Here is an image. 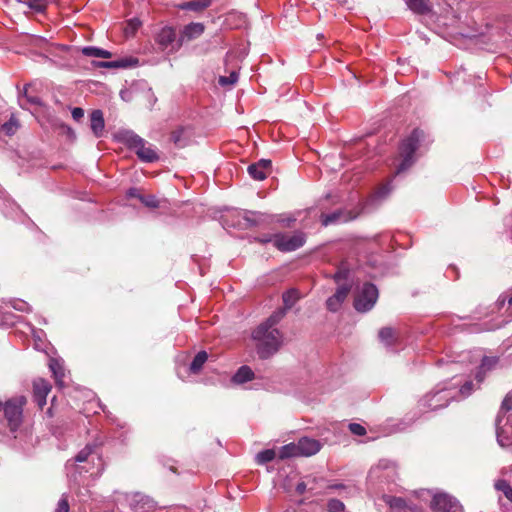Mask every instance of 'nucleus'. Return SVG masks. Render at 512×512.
<instances>
[{
	"instance_id": "nucleus-50",
	"label": "nucleus",
	"mask_w": 512,
	"mask_h": 512,
	"mask_svg": "<svg viewBox=\"0 0 512 512\" xmlns=\"http://www.w3.org/2000/svg\"><path fill=\"white\" fill-rule=\"evenodd\" d=\"M273 237H274V235H264L262 237L256 238L255 240L262 244H266L269 242L273 243Z\"/></svg>"
},
{
	"instance_id": "nucleus-21",
	"label": "nucleus",
	"mask_w": 512,
	"mask_h": 512,
	"mask_svg": "<svg viewBox=\"0 0 512 512\" xmlns=\"http://www.w3.org/2000/svg\"><path fill=\"white\" fill-rule=\"evenodd\" d=\"M49 368L54 376L56 384L62 387L65 376L63 365L57 359H50Z\"/></svg>"
},
{
	"instance_id": "nucleus-11",
	"label": "nucleus",
	"mask_w": 512,
	"mask_h": 512,
	"mask_svg": "<svg viewBox=\"0 0 512 512\" xmlns=\"http://www.w3.org/2000/svg\"><path fill=\"white\" fill-rule=\"evenodd\" d=\"M51 388V384L43 378H37L33 381V398L40 409L46 405V398Z\"/></svg>"
},
{
	"instance_id": "nucleus-42",
	"label": "nucleus",
	"mask_w": 512,
	"mask_h": 512,
	"mask_svg": "<svg viewBox=\"0 0 512 512\" xmlns=\"http://www.w3.org/2000/svg\"><path fill=\"white\" fill-rule=\"evenodd\" d=\"M473 386H474L473 382L468 381L464 385L461 386V388L459 389V391L457 393L463 397H467L471 394V392L473 390Z\"/></svg>"
},
{
	"instance_id": "nucleus-14",
	"label": "nucleus",
	"mask_w": 512,
	"mask_h": 512,
	"mask_svg": "<svg viewBox=\"0 0 512 512\" xmlns=\"http://www.w3.org/2000/svg\"><path fill=\"white\" fill-rule=\"evenodd\" d=\"M356 216L352 214L350 211L345 210H337L329 214H322L321 222L324 226H328L331 224L348 222L353 220Z\"/></svg>"
},
{
	"instance_id": "nucleus-55",
	"label": "nucleus",
	"mask_w": 512,
	"mask_h": 512,
	"mask_svg": "<svg viewBox=\"0 0 512 512\" xmlns=\"http://www.w3.org/2000/svg\"><path fill=\"white\" fill-rule=\"evenodd\" d=\"M509 501L512 502V488L508 491L507 495L505 496Z\"/></svg>"
},
{
	"instance_id": "nucleus-1",
	"label": "nucleus",
	"mask_w": 512,
	"mask_h": 512,
	"mask_svg": "<svg viewBox=\"0 0 512 512\" xmlns=\"http://www.w3.org/2000/svg\"><path fill=\"white\" fill-rule=\"evenodd\" d=\"M252 339L256 342V350L260 358L267 359L275 354L283 343V335L277 328L266 324H259L252 332Z\"/></svg>"
},
{
	"instance_id": "nucleus-31",
	"label": "nucleus",
	"mask_w": 512,
	"mask_h": 512,
	"mask_svg": "<svg viewBox=\"0 0 512 512\" xmlns=\"http://www.w3.org/2000/svg\"><path fill=\"white\" fill-rule=\"evenodd\" d=\"M395 335L396 331L391 327H383L379 331L380 340L388 346H391L394 343Z\"/></svg>"
},
{
	"instance_id": "nucleus-58",
	"label": "nucleus",
	"mask_w": 512,
	"mask_h": 512,
	"mask_svg": "<svg viewBox=\"0 0 512 512\" xmlns=\"http://www.w3.org/2000/svg\"><path fill=\"white\" fill-rule=\"evenodd\" d=\"M284 223H286V226H289V223H291V220H288V223H287V220H284Z\"/></svg>"
},
{
	"instance_id": "nucleus-15",
	"label": "nucleus",
	"mask_w": 512,
	"mask_h": 512,
	"mask_svg": "<svg viewBox=\"0 0 512 512\" xmlns=\"http://www.w3.org/2000/svg\"><path fill=\"white\" fill-rule=\"evenodd\" d=\"M297 447L299 449L300 456L309 457L319 452L322 445L316 439L302 437L298 440Z\"/></svg>"
},
{
	"instance_id": "nucleus-32",
	"label": "nucleus",
	"mask_w": 512,
	"mask_h": 512,
	"mask_svg": "<svg viewBox=\"0 0 512 512\" xmlns=\"http://www.w3.org/2000/svg\"><path fill=\"white\" fill-rule=\"evenodd\" d=\"M285 314L286 310L284 308L279 309L272 313V315H270V317L261 324H266L271 328H276V325L284 318Z\"/></svg>"
},
{
	"instance_id": "nucleus-12",
	"label": "nucleus",
	"mask_w": 512,
	"mask_h": 512,
	"mask_svg": "<svg viewBox=\"0 0 512 512\" xmlns=\"http://www.w3.org/2000/svg\"><path fill=\"white\" fill-rule=\"evenodd\" d=\"M455 398V393L449 389L442 388L429 396V407L432 410L446 407L450 400Z\"/></svg>"
},
{
	"instance_id": "nucleus-2",
	"label": "nucleus",
	"mask_w": 512,
	"mask_h": 512,
	"mask_svg": "<svg viewBox=\"0 0 512 512\" xmlns=\"http://www.w3.org/2000/svg\"><path fill=\"white\" fill-rule=\"evenodd\" d=\"M423 136V131L415 129L406 139L403 140L400 146V155L402 157V161L396 170V174L404 172L412 166L414 162V153L417 150L419 142Z\"/></svg>"
},
{
	"instance_id": "nucleus-22",
	"label": "nucleus",
	"mask_w": 512,
	"mask_h": 512,
	"mask_svg": "<svg viewBox=\"0 0 512 512\" xmlns=\"http://www.w3.org/2000/svg\"><path fill=\"white\" fill-rule=\"evenodd\" d=\"M212 3V0H192L179 5L182 10H191L195 12H201L208 8Z\"/></svg>"
},
{
	"instance_id": "nucleus-3",
	"label": "nucleus",
	"mask_w": 512,
	"mask_h": 512,
	"mask_svg": "<svg viewBox=\"0 0 512 512\" xmlns=\"http://www.w3.org/2000/svg\"><path fill=\"white\" fill-rule=\"evenodd\" d=\"M27 400L24 396H17L5 402L2 406L4 417L11 432H15L23 420V407Z\"/></svg>"
},
{
	"instance_id": "nucleus-24",
	"label": "nucleus",
	"mask_w": 512,
	"mask_h": 512,
	"mask_svg": "<svg viewBox=\"0 0 512 512\" xmlns=\"http://www.w3.org/2000/svg\"><path fill=\"white\" fill-rule=\"evenodd\" d=\"M171 140L178 148H183L188 145L189 138L185 128H178L171 133Z\"/></svg>"
},
{
	"instance_id": "nucleus-54",
	"label": "nucleus",
	"mask_w": 512,
	"mask_h": 512,
	"mask_svg": "<svg viewBox=\"0 0 512 512\" xmlns=\"http://www.w3.org/2000/svg\"><path fill=\"white\" fill-rule=\"evenodd\" d=\"M103 470H104V468H103V464H102V463H100V464H99V467H98V469H97L96 474H97V475H100V474L102 473V471H103Z\"/></svg>"
},
{
	"instance_id": "nucleus-38",
	"label": "nucleus",
	"mask_w": 512,
	"mask_h": 512,
	"mask_svg": "<svg viewBox=\"0 0 512 512\" xmlns=\"http://www.w3.org/2000/svg\"><path fill=\"white\" fill-rule=\"evenodd\" d=\"M139 200L147 207L157 208L159 206V201L154 195H142L139 196Z\"/></svg>"
},
{
	"instance_id": "nucleus-7",
	"label": "nucleus",
	"mask_w": 512,
	"mask_h": 512,
	"mask_svg": "<svg viewBox=\"0 0 512 512\" xmlns=\"http://www.w3.org/2000/svg\"><path fill=\"white\" fill-rule=\"evenodd\" d=\"M305 243V235L302 232L286 235L283 233L274 234L273 245L282 252H291L299 249Z\"/></svg>"
},
{
	"instance_id": "nucleus-35",
	"label": "nucleus",
	"mask_w": 512,
	"mask_h": 512,
	"mask_svg": "<svg viewBox=\"0 0 512 512\" xmlns=\"http://www.w3.org/2000/svg\"><path fill=\"white\" fill-rule=\"evenodd\" d=\"M19 127L18 121L15 118H11L8 122L2 125V131L7 135H13Z\"/></svg>"
},
{
	"instance_id": "nucleus-5",
	"label": "nucleus",
	"mask_w": 512,
	"mask_h": 512,
	"mask_svg": "<svg viewBox=\"0 0 512 512\" xmlns=\"http://www.w3.org/2000/svg\"><path fill=\"white\" fill-rule=\"evenodd\" d=\"M378 299V289L372 283H365L354 300V308L358 312L371 310Z\"/></svg>"
},
{
	"instance_id": "nucleus-28",
	"label": "nucleus",
	"mask_w": 512,
	"mask_h": 512,
	"mask_svg": "<svg viewBox=\"0 0 512 512\" xmlns=\"http://www.w3.org/2000/svg\"><path fill=\"white\" fill-rule=\"evenodd\" d=\"M298 298V291L295 289H290L283 293L282 299L284 303V309L287 311L288 309L292 308L297 302Z\"/></svg>"
},
{
	"instance_id": "nucleus-18",
	"label": "nucleus",
	"mask_w": 512,
	"mask_h": 512,
	"mask_svg": "<svg viewBox=\"0 0 512 512\" xmlns=\"http://www.w3.org/2000/svg\"><path fill=\"white\" fill-rule=\"evenodd\" d=\"M90 127L96 137H101L104 131V118L101 110H94L90 115Z\"/></svg>"
},
{
	"instance_id": "nucleus-17",
	"label": "nucleus",
	"mask_w": 512,
	"mask_h": 512,
	"mask_svg": "<svg viewBox=\"0 0 512 512\" xmlns=\"http://www.w3.org/2000/svg\"><path fill=\"white\" fill-rule=\"evenodd\" d=\"M204 30L205 26L202 23L192 22L183 28L180 39H182V43L190 41L201 36Z\"/></svg>"
},
{
	"instance_id": "nucleus-20",
	"label": "nucleus",
	"mask_w": 512,
	"mask_h": 512,
	"mask_svg": "<svg viewBox=\"0 0 512 512\" xmlns=\"http://www.w3.org/2000/svg\"><path fill=\"white\" fill-rule=\"evenodd\" d=\"M497 363H498L497 357H487V356L483 357V359L481 361V365L479 367V371L476 374V378L479 383L483 381L485 373L487 371L492 370L496 366Z\"/></svg>"
},
{
	"instance_id": "nucleus-40",
	"label": "nucleus",
	"mask_w": 512,
	"mask_h": 512,
	"mask_svg": "<svg viewBox=\"0 0 512 512\" xmlns=\"http://www.w3.org/2000/svg\"><path fill=\"white\" fill-rule=\"evenodd\" d=\"M238 80V75L236 72H232L228 77L221 76L219 79V83L221 85H227V84H235Z\"/></svg>"
},
{
	"instance_id": "nucleus-39",
	"label": "nucleus",
	"mask_w": 512,
	"mask_h": 512,
	"mask_svg": "<svg viewBox=\"0 0 512 512\" xmlns=\"http://www.w3.org/2000/svg\"><path fill=\"white\" fill-rule=\"evenodd\" d=\"M349 430L351 433L357 436H363L366 434V429L361 424L358 423H351L349 424Z\"/></svg>"
},
{
	"instance_id": "nucleus-13",
	"label": "nucleus",
	"mask_w": 512,
	"mask_h": 512,
	"mask_svg": "<svg viewBox=\"0 0 512 512\" xmlns=\"http://www.w3.org/2000/svg\"><path fill=\"white\" fill-rule=\"evenodd\" d=\"M270 169H271V161L266 160V159H261L257 163L251 164L248 167V173L253 179L262 181L270 173Z\"/></svg>"
},
{
	"instance_id": "nucleus-10",
	"label": "nucleus",
	"mask_w": 512,
	"mask_h": 512,
	"mask_svg": "<svg viewBox=\"0 0 512 512\" xmlns=\"http://www.w3.org/2000/svg\"><path fill=\"white\" fill-rule=\"evenodd\" d=\"M351 290V285L344 284L337 288L336 292L326 300V308L330 312H337L347 299Z\"/></svg>"
},
{
	"instance_id": "nucleus-36",
	"label": "nucleus",
	"mask_w": 512,
	"mask_h": 512,
	"mask_svg": "<svg viewBox=\"0 0 512 512\" xmlns=\"http://www.w3.org/2000/svg\"><path fill=\"white\" fill-rule=\"evenodd\" d=\"M141 21L138 18H132L127 21L126 27H125V34L126 35H134L135 32L139 29L141 26Z\"/></svg>"
},
{
	"instance_id": "nucleus-4",
	"label": "nucleus",
	"mask_w": 512,
	"mask_h": 512,
	"mask_svg": "<svg viewBox=\"0 0 512 512\" xmlns=\"http://www.w3.org/2000/svg\"><path fill=\"white\" fill-rule=\"evenodd\" d=\"M121 140L129 148L133 149L137 156L144 162H153L158 159V155L151 146L146 145V141L137 134L127 131L121 135Z\"/></svg>"
},
{
	"instance_id": "nucleus-57",
	"label": "nucleus",
	"mask_w": 512,
	"mask_h": 512,
	"mask_svg": "<svg viewBox=\"0 0 512 512\" xmlns=\"http://www.w3.org/2000/svg\"><path fill=\"white\" fill-rule=\"evenodd\" d=\"M284 223H286V226H289V223H291V220H288V223H287V220H284Z\"/></svg>"
},
{
	"instance_id": "nucleus-41",
	"label": "nucleus",
	"mask_w": 512,
	"mask_h": 512,
	"mask_svg": "<svg viewBox=\"0 0 512 512\" xmlns=\"http://www.w3.org/2000/svg\"><path fill=\"white\" fill-rule=\"evenodd\" d=\"M495 488L498 491H501L505 496L507 495L508 491L512 488L510 484L506 480H498L495 483Z\"/></svg>"
},
{
	"instance_id": "nucleus-26",
	"label": "nucleus",
	"mask_w": 512,
	"mask_h": 512,
	"mask_svg": "<svg viewBox=\"0 0 512 512\" xmlns=\"http://www.w3.org/2000/svg\"><path fill=\"white\" fill-rule=\"evenodd\" d=\"M406 4L410 10L417 14H427L430 7L425 0H406Z\"/></svg>"
},
{
	"instance_id": "nucleus-53",
	"label": "nucleus",
	"mask_w": 512,
	"mask_h": 512,
	"mask_svg": "<svg viewBox=\"0 0 512 512\" xmlns=\"http://www.w3.org/2000/svg\"><path fill=\"white\" fill-rule=\"evenodd\" d=\"M128 195H129L130 197H135V198H138V199H139V196H141V195L139 194L138 190H137V189H134V188H132V189H130V190H129Z\"/></svg>"
},
{
	"instance_id": "nucleus-34",
	"label": "nucleus",
	"mask_w": 512,
	"mask_h": 512,
	"mask_svg": "<svg viewBox=\"0 0 512 512\" xmlns=\"http://www.w3.org/2000/svg\"><path fill=\"white\" fill-rule=\"evenodd\" d=\"M345 505L342 501L338 499H330L327 503L326 512H344Z\"/></svg>"
},
{
	"instance_id": "nucleus-29",
	"label": "nucleus",
	"mask_w": 512,
	"mask_h": 512,
	"mask_svg": "<svg viewBox=\"0 0 512 512\" xmlns=\"http://www.w3.org/2000/svg\"><path fill=\"white\" fill-rule=\"evenodd\" d=\"M300 456L299 449L297 447V443H290L284 445L279 451V457L281 459L289 458V457H297Z\"/></svg>"
},
{
	"instance_id": "nucleus-59",
	"label": "nucleus",
	"mask_w": 512,
	"mask_h": 512,
	"mask_svg": "<svg viewBox=\"0 0 512 512\" xmlns=\"http://www.w3.org/2000/svg\"><path fill=\"white\" fill-rule=\"evenodd\" d=\"M509 305L512 308V297L509 299Z\"/></svg>"
},
{
	"instance_id": "nucleus-51",
	"label": "nucleus",
	"mask_w": 512,
	"mask_h": 512,
	"mask_svg": "<svg viewBox=\"0 0 512 512\" xmlns=\"http://www.w3.org/2000/svg\"><path fill=\"white\" fill-rule=\"evenodd\" d=\"M307 489V485L305 482H299L296 486V492L298 494H303Z\"/></svg>"
},
{
	"instance_id": "nucleus-49",
	"label": "nucleus",
	"mask_w": 512,
	"mask_h": 512,
	"mask_svg": "<svg viewBox=\"0 0 512 512\" xmlns=\"http://www.w3.org/2000/svg\"><path fill=\"white\" fill-rule=\"evenodd\" d=\"M71 114L74 120L79 121L84 116V110L82 108L75 107L72 109Z\"/></svg>"
},
{
	"instance_id": "nucleus-9",
	"label": "nucleus",
	"mask_w": 512,
	"mask_h": 512,
	"mask_svg": "<svg viewBox=\"0 0 512 512\" xmlns=\"http://www.w3.org/2000/svg\"><path fill=\"white\" fill-rule=\"evenodd\" d=\"M431 508L436 512H461L459 502L446 493L435 494L431 501Z\"/></svg>"
},
{
	"instance_id": "nucleus-46",
	"label": "nucleus",
	"mask_w": 512,
	"mask_h": 512,
	"mask_svg": "<svg viewBox=\"0 0 512 512\" xmlns=\"http://www.w3.org/2000/svg\"><path fill=\"white\" fill-rule=\"evenodd\" d=\"M26 101L32 105H41V100L37 96L28 95V87H25L24 96Z\"/></svg>"
},
{
	"instance_id": "nucleus-43",
	"label": "nucleus",
	"mask_w": 512,
	"mask_h": 512,
	"mask_svg": "<svg viewBox=\"0 0 512 512\" xmlns=\"http://www.w3.org/2000/svg\"><path fill=\"white\" fill-rule=\"evenodd\" d=\"M56 512H69V503L66 496H62L58 501Z\"/></svg>"
},
{
	"instance_id": "nucleus-23",
	"label": "nucleus",
	"mask_w": 512,
	"mask_h": 512,
	"mask_svg": "<svg viewBox=\"0 0 512 512\" xmlns=\"http://www.w3.org/2000/svg\"><path fill=\"white\" fill-rule=\"evenodd\" d=\"M254 378V372L248 366H241L233 376V382L242 384Z\"/></svg>"
},
{
	"instance_id": "nucleus-33",
	"label": "nucleus",
	"mask_w": 512,
	"mask_h": 512,
	"mask_svg": "<svg viewBox=\"0 0 512 512\" xmlns=\"http://www.w3.org/2000/svg\"><path fill=\"white\" fill-rule=\"evenodd\" d=\"M275 456H276V453L273 449L263 450L256 455V461L258 464H261V465L266 464V463L274 460Z\"/></svg>"
},
{
	"instance_id": "nucleus-47",
	"label": "nucleus",
	"mask_w": 512,
	"mask_h": 512,
	"mask_svg": "<svg viewBox=\"0 0 512 512\" xmlns=\"http://www.w3.org/2000/svg\"><path fill=\"white\" fill-rule=\"evenodd\" d=\"M501 423L500 414L496 418V427H497V442L501 447H506L508 444L504 441V439L500 435L499 424Z\"/></svg>"
},
{
	"instance_id": "nucleus-45",
	"label": "nucleus",
	"mask_w": 512,
	"mask_h": 512,
	"mask_svg": "<svg viewBox=\"0 0 512 512\" xmlns=\"http://www.w3.org/2000/svg\"><path fill=\"white\" fill-rule=\"evenodd\" d=\"M102 66L109 68L127 67L128 63L126 60L103 62Z\"/></svg>"
},
{
	"instance_id": "nucleus-30",
	"label": "nucleus",
	"mask_w": 512,
	"mask_h": 512,
	"mask_svg": "<svg viewBox=\"0 0 512 512\" xmlns=\"http://www.w3.org/2000/svg\"><path fill=\"white\" fill-rule=\"evenodd\" d=\"M82 53L86 56L90 57H99V58H110L111 53L107 50H103L93 46H87L82 49Z\"/></svg>"
},
{
	"instance_id": "nucleus-48",
	"label": "nucleus",
	"mask_w": 512,
	"mask_h": 512,
	"mask_svg": "<svg viewBox=\"0 0 512 512\" xmlns=\"http://www.w3.org/2000/svg\"><path fill=\"white\" fill-rule=\"evenodd\" d=\"M391 190H392L391 184L387 183L378 189L377 195L380 198L385 197L386 195H388L390 193Z\"/></svg>"
},
{
	"instance_id": "nucleus-6",
	"label": "nucleus",
	"mask_w": 512,
	"mask_h": 512,
	"mask_svg": "<svg viewBox=\"0 0 512 512\" xmlns=\"http://www.w3.org/2000/svg\"><path fill=\"white\" fill-rule=\"evenodd\" d=\"M155 42L161 51L168 53L176 52L182 46V39L176 38V30L173 27L165 26L155 35Z\"/></svg>"
},
{
	"instance_id": "nucleus-56",
	"label": "nucleus",
	"mask_w": 512,
	"mask_h": 512,
	"mask_svg": "<svg viewBox=\"0 0 512 512\" xmlns=\"http://www.w3.org/2000/svg\"><path fill=\"white\" fill-rule=\"evenodd\" d=\"M284 223H286V226H289V223H291V220H288V223H287V220H284Z\"/></svg>"
},
{
	"instance_id": "nucleus-16",
	"label": "nucleus",
	"mask_w": 512,
	"mask_h": 512,
	"mask_svg": "<svg viewBox=\"0 0 512 512\" xmlns=\"http://www.w3.org/2000/svg\"><path fill=\"white\" fill-rule=\"evenodd\" d=\"M240 214L244 222L239 221L238 226L245 229L258 226L266 221V214L261 212L245 210Z\"/></svg>"
},
{
	"instance_id": "nucleus-60",
	"label": "nucleus",
	"mask_w": 512,
	"mask_h": 512,
	"mask_svg": "<svg viewBox=\"0 0 512 512\" xmlns=\"http://www.w3.org/2000/svg\"><path fill=\"white\" fill-rule=\"evenodd\" d=\"M91 469L90 468H85V472H90Z\"/></svg>"
},
{
	"instance_id": "nucleus-19",
	"label": "nucleus",
	"mask_w": 512,
	"mask_h": 512,
	"mask_svg": "<svg viewBox=\"0 0 512 512\" xmlns=\"http://www.w3.org/2000/svg\"><path fill=\"white\" fill-rule=\"evenodd\" d=\"M95 449H96V445H94V444H87L75 456L74 462L75 463L89 462V459L92 457V460H93L94 456L97 458V460L99 462H101V457H100V455L98 453H96Z\"/></svg>"
},
{
	"instance_id": "nucleus-52",
	"label": "nucleus",
	"mask_w": 512,
	"mask_h": 512,
	"mask_svg": "<svg viewBox=\"0 0 512 512\" xmlns=\"http://www.w3.org/2000/svg\"><path fill=\"white\" fill-rule=\"evenodd\" d=\"M404 504L403 499L401 498H393V500L390 502V505L392 507H401Z\"/></svg>"
},
{
	"instance_id": "nucleus-25",
	"label": "nucleus",
	"mask_w": 512,
	"mask_h": 512,
	"mask_svg": "<svg viewBox=\"0 0 512 512\" xmlns=\"http://www.w3.org/2000/svg\"><path fill=\"white\" fill-rule=\"evenodd\" d=\"M207 359H208V354L206 351L198 352L190 364V367H189L190 372L193 374L199 373L200 370L202 369L203 365L207 361Z\"/></svg>"
},
{
	"instance_id": "nucleus-27",
	"label": "nucleus",
	"mask_w": 512,
	"mask_h": 512,
	"mask_svg": "<svg viewBox=\"0 0 512 512\" xmlns=\"http://www.w3.org/2000/svg\"><path fill=\"white\" fill-rule=\"evenodd\" d=\"M18 2L26 5L30 10L42 13L46 10L49 0H17Z\"/></svg>"
},
{
	"instance_id": "nucleus-44",
	"label": "nucleus",
	"mask_w": 512,
	"mask_h": 512,
	"mask_svg": "<svg viewBox=\"0 0 512 512\" xmlns=\"http://www.w3.org/2000/svg\"><path fill=\"white\" fill-rule=\"evenodd\" d=\"M512 410V394H507L502 401L500 412H507Z\"/></svg>"
},
{
	"instance_id": "nucleus-8",
	"label": "nucleus",
	"mask_w": 512,
	"mask_h": 512,
	"mask_svg": "<svg viewBox=\"0 0 512 512\" xmlns=\"http://www.w3.org/2000/svg\"><path fill=\"white\" fill-rule=\"evenodd\" d=\"M125 501L132 512H151L156 509V502L140 492L126 494Z\"/></svg>"
},
{
	"instance_id": "nucleus-37",
	"label": "nucleus",
	"mask_w": 512,
	"mask_h": 512,
	"mask_svg": "<svg viewBox=\"0 0 512 512\" xmlns=\"http://www.w3.org/2000/svg\"><path fill=\"white\" fill-rule=\"evenodd\" d=\"M349 276V269L345 264H341L337 272L333 275V279L336 283H340L342 280H346Z\"/></svg>"
}]
</instances>
